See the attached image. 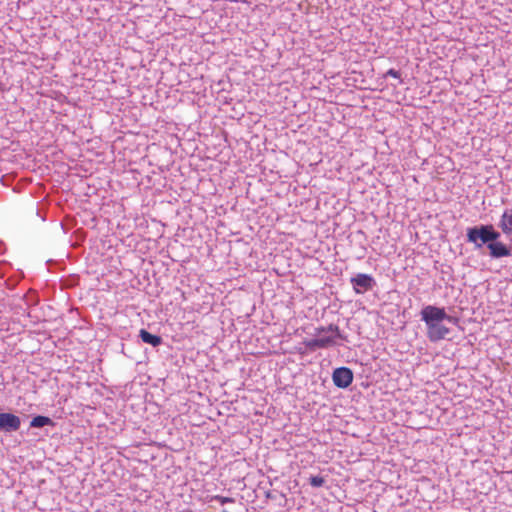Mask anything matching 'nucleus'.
Here are the masks:
<instances>
[{
  "mask_svg": "<svg viewBox=\"0 0 512 512\" xmlns=\"http://www.w3.org/2000/svg\"><path fill=\"white\" fill-rule=\"evenodd\" d=\"M446 321L449 323L456 324L458 322V319L456 317L450 316L447 314V318H445Z\"/></svg>",
  "mask_w": 512,
  "mask_h": 512,
  "instance_id": "nucleus-15",
  "label": "nucleus"
},
{
  "mask_svg": "<svg viewBox=\"0 0 512 512\" xmlns=\"http://www.w3.org/2000/svg\"><path fill=\"white\" fill-rule=\"evenodd\" d=\"M54 425H55V423L50 417L43 416V415H37V416L33 417L30 422V427H32V428H42L45 426H54Z\"/></svg>",
  "mask_w": 512,
  "mask_h": 512,
  "instance_id": "nucleus-11",
  "label": "nucleus"
},
{
  "mask_svg": "<svg viewBox=\"0 0 512 512\" xmlns=\"http://www.w3.org/2000/svg\"><path fill=\"white\" fill-rule=\"evenodd\" d=\"M336 334V337L342 341H347V336L341 333L339 327L335 324H329L328 326H318L314 328V336H322L326 334Z\"/></svg>",
  "mask_w": 512,
  "mask_h": 512,
  "instance_id": "nucleus-8",
  "label": "nucleus"
},
{
  "mask_svg": "<svg viewBox=\"0 0 512 512\" xmlns=\"http://www.w3.org/2000/svg\"><path fill=\"white\" fill-rule=\"evenodd\" d=\"M384 76H385V77L390 76V77H393V78H396V79H400L401 74H400V72H399V71H397V70H395V69L391 68V69H389V70L386 72V74H385Z\"/></svg>",
  "mask_w": 512,
  "mask_h": 512,
  "instance_id": "nucleus-14",
  "label": "nucleus"
},
{
  "mask_svg": "<svg viewBox=\"0 0 512 512\" xmlns=\"http://www.w3.org/2000/svg\"><path fill=\"white\" fill-rule=\"evenodd\" d=\"M308 482L312 487L319 488L325 484L326 480L322 476L315 475V476H310L308 479Z\"/></svg>",
  "mask_w": 512,
  "mask_h": 512,
  "instance_id": "nucleus-12",
  "label": "nucleus"
},
{
  "mask_svg": "<svg viewBox=\"0 0 512 512\" xmlns=\"http://www.w3.org/2000/svg\"><path fill=\"white\" fill-rule=\"evenodd\" d=\"M500 237V232L492 224H479L466 229V241L472 244L475 250L487 247L489 256L493 259L512 255V248L501 242Z\"/></svg>",
  "mask_w": 512,
  "mask_h": 512,
  "instance_id": "nucleus-1",
  "label": "nucleus"
},
{
  "mask_svg": "<svg viewBox=\"0 0 512 512\" xmlns=\"http://www.w3.org/2000/svg\"><path fill=\"white\" fill-rule=\"evenodd\" d=\"M426 329V336L433 343L445 339L451 332L450 328L445 326L443 322L426 324Z\"/></svg>",
  "mask_w": 512,
  "mask_h": 512,
  "instance_id": "nucleus-6",
  "label": "nucleus"
},
{
  "mask_svg": "<svg viewBox=\"0 0 512 512\" xmlns=\"http://www.w3.org/2000/svg\"><path fill=\"white\" fill-rule=\"evenodd\" d=\"M354 375L348 367H338L332 373V380L336 387L345 389L349 387L353 381Z\"/></svg>",
  "mask_w": 512,
  "mask_h": 512,
  "instance_id": "nucleus-7",
  "label": "nucleus"
},
{
  "mask_svg": "<svg viewBox=\"0 0 512 512\" xmlns=\"http://www.w3.org/2000/svg\"><path fill=\"white\" fill-rule=\"evenodd\" d=\"M421 320L426 324L443 322L447 318L445 308L435 305H426L420 311Z\"/></svg>",
  "mask_w": 512,
  "mask_h": 512,
  "instance_id": "nucleus-3",
  "label": "nucleus"
},
{
  "mask_svg": "<svg viewBox=\"0 0 512 512\" xmlns=\"http://www.w3.org/2000/svg\"><path fill=\"white\" fill-rule=\"evenodd\" d=\"M498 227L506 236L509 237L512 234V209H506L503 212Z\"/></svg>",
  "mask_w": 512,
  "mask_h": 512,
  "instance_id": "nucleus-9",
  "label": "nucleus"
},
{
  "mask_svg": "<svg viewBox=\"0 0 512 512\" xmlns=\"http://www.w3.org/2000/svg\"><path fill=\"white\" fill-rule=\"evenodd\" d=\"M184 512H193V511H192V510H190V509H187V510H185Z\"/></svg>",
  "mask_w": 512,
  "mask_h": 512,
  "instance_id": "nucleus-16",
  "label": "nucleus"
},
{
  "mask_svg": "<svg viewBox=\"0 0 512 512\" xmlns=\"http://www.w3.org/2000/svg\"><path fill=\"white\" fill-rule=\"evenodd\" d=\"M21 426V419L19 416L10 413H0V432L2 433H13L19 430Z\"/></svg>",
  "mask_w": 512,
  "mask_h": 512,
  "instance_id": "nucleus-5",
  "label": "nucleus"
},
{
  "mask_svg": "<svg viewBox=\"0 0 512 512\" xmlns=\"http://www.w3.org/2000/svg\"><path fill=\"white\" fill-rule=\"evenodd\" d=\"M222 512H228L227 510H223Z\"/></svg>",
  "mask_w": 512,
  "mask_h": 512,
  "instance_id": "nucleus-17",
  "label": "nucleus"
},
{
  "mask_svg": "<svg viewBox=\"0 0 512 512\" xmlns=\"http://www.w3.org/2000/svg\"><path fill=\"white\" fill-rule=\"evenodd\" d=\"M212 500L218 501L221 505L235 502L234 498L224 497V496H221V495L213 496Z\"/></svg>",
  "mask_w": 512,
  "mask_h": 512,
  "instance_id": "nucleus-13",
  "label": "nucleus"
},
{
  "mask_svg": "<svg viewBox=\"0 0 512 512\" xmlns=\"http://www.w3.org/2000/svg\"><path fill=\"white\" fill-rule=\"evenodd\" d=\"M350 282L357 294H363L376 285L375 279L371 275L364 273L356 274L351 278Z\"/></svg>",
  "mask_w": 512,
  "mask_h": 512,
  "instance_id": "nucleus-4",
  "label": "nucleus"
},
{
  "mask_svg": "<svg viewBox=\"0 0 512 512\" xmlns=\"http://www.w3.org/2000/svg\"><path fill=\"white\" fill-rule=\"evenodd\" d=\"M336 339H338V337H336V334H330V335L326 334V335H322V336H317L313 339H305L303 341V345L305 346L306 351H299V352L301 354H304L307 351L315 352L318 349H326L329 347H333V346L337 345Z\"/></svg>",
  "mask_w": 512,
  "mask_h": 512,
  "instance_id": "nucleus-2",
  "label": "nucleus"
},
{
  "mask_svg": "<svg viewBox=\"0 0 512 512\" xmlns=\"http://www.w3.org/2000/svg\"><path fill=\"white\" fill-rule=\"evenodd\" d=\"M139 337L144 343L149 344L152 347H158L163 342V339L161 336L152 334V333L148 332L146 329H141L139 331Z\"/></svg>",
  "mask_w": 512,
  "mask_h": 512,
  "instance_id": "nucleus-10",
  "label": "nucleus"
}]
</instances>
